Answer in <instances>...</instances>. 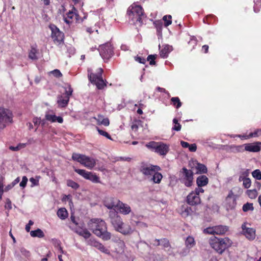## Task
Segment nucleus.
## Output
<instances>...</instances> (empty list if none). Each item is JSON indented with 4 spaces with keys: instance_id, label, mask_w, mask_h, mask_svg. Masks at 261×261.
Listing matches in <instances>:
<instances>
[{
    "instance_id": "nucleus-1",
    "label": "nucleus",
    "mask_w": 261,
    "mask_h": 261,
    "mask_svg": "<svg viewBox=\"0 0 261 261\" xmlns=\"http://www.w3.org/2000/svg\"><path fill=\"white\" fill-rule=\"evenodd\" d=\"M88 226L96 236L102 240L108 241L111 239V233L107 231L106 223L103 220L98 218L92 219Z\"/></svg>"
},
{
    "instance_id": "nucleus-2",
    "label": "nucleus",
    "mask_w": 261,
    "mask_h": 261,
    "mask_svg": "<svg viewBox=\"0 0 261 261\" xmlns=\"http://www.w3.org/2000/svg\"><path fill=\"white\" fill-rule=\"evenodd\" d=\"M109 217L111 223L117 231L124 235L130 234L133 232L131 226L129 225H125L121 217L116 212H110Z\"/></svg>"
},
{
    "instance_id": "nucleus-3",
    "label": "nucleus",
    "mask_w": 261,
    "mask_h": 261,
    "mask_svg": "<svg viewBox=\"0 0 261 261\" xmlns=\"http://www.w3.org/2000/svg\"><path fill=\"white\" fill-rule=\"evenodd\" d=\"M211 246L219 254H222L224 250L231 246L232 241L228 238H218L214 237L210 239Z\"/></svg>"
},
{
    "instance_id": "nucleus-4",
    "label": "nucleus",
    "mask_w": 261,
    "mask_h": 261,
    "mask_svg": "<svg viewBox=\"0 0 261 261\" xmlns=\"http://www.w3.org/2000/svg\"><path fill=\"white\" fill-rule=\"evenodd\" d=\"M146 146L163 156L166 155L169 150V146L161 142L151 141L146 144Z\"/></svg>"
},
{
    "instance_id": "nucleus-5",
    "label": "nucleus",
    "mask_w": 261,
    "mask_h": 261,
    "mask_svg": "<svg viewBox=\"0 0 261 261\" xmlns=\"http://www.w3.org/2000/svg\"><path fill=\"white\" fill-rule=\"evenodd\" d=\"M72 159L73 160L79 162L89 169H92L96 165L95 159L84 154L73 153L72 155Z\"/></svg>"
},
{
    "instance_id": "nucleus-6",
    "label": "nucleus",
    "mask_w": 261,
    "mask_h": 261,
    "mask_svg": "<svg viewBox=\"0 0 261 261\" xmlns=\"http://www.w3.org/2000/svg\"><path fill=\"white\" fill-rule=\"evenodd\" d=\"M142 8L135 4L132 5L127 10V14L129 18L134 21L142 22V17L143 15Z\"/></svg>"
},
{
    "instance_id": "nucleus-7",
    "label": "nucleus",
    "mask_w": 261,
    "mask_h": 261,
    "mask_svg": "<svg viewBox=\"0 0 261 261\" xmlns=\"http://www.w3.org/2000/svg\"><path fill=\"white\" fill-rule=\"evenodd\" d=\"M103 70L100 68L97 74L90 72V70H88V77L91 83L95 85L98 89H102L106 84L102 78V73Z\"/></svg>"
},
{
    "instance_id": "nucleus-8",
    "label": "nucleus",
    "mask_w": 261,
    "mask_h": 261,
    "mask_svg": "<svg viewBox=\"0 0 261 261\" xmlns=\"http://www.w3.org/2000/svg\"><path fill=\"white\" fill-rule=\"evenodd\" d=\"M12 113L6 109L0 107V129L4 128L12 122Z\"/></svg>"
},
{
    "instance_id": "nucleus-9",
    "label": "nucleus",
    "mask_w": 261,
    "mask_h": 261,
    "mask_svg": "<svg viewBox=\"0 0 261 261\" xmlns=\"http://www.w3.org/2000/svg\"><path fill=\"white\" fill-rule=\"evenodd\" d=\"M179 180L186 187H191L192 185L193 180V172L185 167L182 168L180 171Z\"/></svg>"
},
{
    "instance_id": "nucleus-10",
    "label": "nucleus",
    "mask_w": 261,
    "mask_h": 261,
    "mask_svg": "<svg viewBox=\"0 0 261 261\" xmlns=\"http://www.w3.org/2000/svg\"><path fill=\"white\" fill-rule=\"evenodd\" d=\"M160 170L161 168L158 166L146 164L144 163H141L139 169L140 171L148 178L151 177L154 172Z\"/></svg>"
},
{
    "instance_id": "nucleus-11",
    "label": "nucleus",
    "mask_w": 261,
    "mask_h": 261,
    "mask_svg": "<svg viewBox=\"0 0 261 261\" xmlns=\"http://www.w3.org/2000/svg\"><path fill=\"white\" fill-rule=\"evenodd\" d=\"M65 89V96L63 95H59L58 96L57 103L59 106L61 108H64L66 107L68 103L70 96L72 95L73 92V89L71 87V86L68 85L67 87L64 88Z\"/></svg>"
},
{
    "instance_id": "nucleus-12",
    "label": "nucleus",
    "mask_w": 261,
    "mask_h": 261,
    "mask_svg": "<svg viewBox=\"0 0 261 261\" xmlns=\"http://www.w3.org/2000/svg\"><path fill=\"white\" fill-rule=\"evenodd\" d=\"M49 27L51 31V37L54 42L56 44H60L63 41L64 34L54 24H50Z\"/></svg>"
},
{
    "instance_id": "nucleus-13",
    "label": "nucleus",
    "mask_w": 261,
    "mask_h": 261,
    "mask_svg": "<svg viewBox=\"0 0 261 261\" xmlns=\"http://www.w3.org/2000/svg\"><path fill=\"white\" fill-rule=\"evenodd\" d=\"M74 171L84 178L89 180L92 182L99 183L100 182L99 177L95 173L79 169H75Z\"/></svg>"
},
{
    "instance_id": "nucleus-14",
    "label": "nucleus",
    "mask_w": 261,
    "mask_h": 261,
    "mask_svg": "<svg viewBox=\"0 0 261 261\" xmlns=\"http://www.w3.org/2000/svg\"><path fill=\"white\" fill-rule=\"evenodd\" d=\"M99 54L103 59L108 60L113 55V48L110 43L100 45L99 48Z\"/></svg>"
},
{
    "instance_id": "nucleus-15",
    "label": "nucleus",
    "mask_w": 261,
    "mask_h": 261,
    "mask_svg": "<svg viewBox=\"0 0 261 261\" xmlns=\"http://www.w3.org/2000/svg\"><path fill=\"white\" fill-rule=\"evenodd\" d=\"M236 195L230 190L225 200V206L227 210L233 209L237 204Z\"/></svg>"
},
{
    "instance_id": "nucleus-16",
    "label": "nucleus",
    "mask_w": 261,
    "mask_h": 261,
    "mask_svg": "<svg viewBox=\"0 0 261 261\" xmlns=\"http://www.w3.org/2000/svg\"><path fill=\"white\" fill-rule=\"evenodd\" d=\"M241 227L243 233L246 238L249 240H253L255 238V230L254 229L247 227L246 223H243Z\"/></svg>"
},
{
    "instance_id": "nucleus-17",
    "label": "nucleus",
    "mask_w": 261,
    "mask_h": 261,
    "mask_svg": "<svg viewBox=\"0 0 261 261\" xmlns=\"http://www.w3.org/2000/svg\"><path fill=\"white\" fill-rule=\"evenodd\" d=\"M187 202L190 205H196L200 203L201 200L197 194L191 192L187 197Z\"/></svg>"
},
{
    "instance_id": "nucleus-18",
    "label": "nucleus",
    "mask_w": 261,
    "mask_h": 261,
    "mask_svg": "<svg viewBox=\"0 0 261 261\" xmlns=\"http://www.w3.org/2000/svg\"><path fill=\"white\" fill-rule=\"evenodd\" d=\"M45 118L47 121L51 123L58 122L62 123L63 122V119L61 116H57L52 111H47L45 115Z\"/></svg>"
},
{
    "instance_id": "nucleus-19",
    "label": "nucleus",
    "mask_w": 261,
    "mask_h": 261,
    "mask_svg": "<svg viewBox=\"0 0 261 261\" xmlns=\"http://www.w3.org/2000/svg\"><path fill=\"white\" fill-rule=\"evenodd\" d=\"M120 213L123 215H127L131 212L130 207L127 204L124 203L120 200H117V207Z\"/></svg>"
},
{
    "instance_id": "nucleus-20",
    "label": "nucleus",
    "mask_w": 261,
    "mask_h": 261,
    "mask_svg": "<svg viewBox=\"0 0 261 261\" xmlns=\"http://www.w3.org/2000/svg\"><path fill=\"white\" fill-rule=\"evenodd\" d=\"M244 146L245 150L247 151L257 152L259 151L260 150L259 142H256L253 143L245 144H244Z\"/></svg>"
},
{
    "instance_id": "nucleus-21",
    "label": "nucleus",
    "mask_w": 261,
    "mask_h": 261,
    "mask_svg": "<svg viewBox=\"0 0 261 261\" xmlns=\"http://www.w3.org/2000/svg\"><path fill=\"white\" fill-rule=\"evenodd\" d=\"M76 11L75 9L73 7L72 10L69 11L67 14L66 16H65L64 18V21L66 23L69 24L72 22V19L75 17V19L77 20V17L78 15H76L75 11Z\"/></svg>"
},
{
    "instance_id": "nucleus-22",
    "label": "nucleus",
    "mask_w": 261,
    "mask_h": 261,
    "mask_svg": "<svg viewBox=\"0 0 261 261\" xmlns=\"http://www.w3.org/2000/svg\"><path fill=\"white\" fill-rule=\"evenodd\" d=\"M74 231L85 239L89 238L91 235V233L86 228L78 227L75 229Z\"/></svg>"
},
{
    "instance_id": "nucleus-23",
    "label": "nucleus",
    "mask_w": 261,
    "mask_h": 261,
    "mask_svg": "<svg viewBox=\"0 0 261 261\" xmlns=\"http://www.w3.org/2000/svg\"><path fill=\"white\" fill-rule=\"evenodd\" d=\"M208 182V179L205 175H200L196 179V183L198 187L206 186Z\"/></svg>"
},
{
    "instance_id": "nucleus-24",
    "label": "nucleus",
    "mask_w": 261,
    "mask_h": 261,
    "mask_svg": "<svg viewBox=\"0 0 261 261\" xmlns=\"http://www.w3.org/2000/svg\"><path fill=\"white\" fill-rule=\"evenodd\" d=\"M215 234L222 235L225 234L228 230V227L224 225H218L214 226Z\"/></svg>"
},
{
    "instance_id": "nucleus-25",
    "label": "nucleus",
    "mask_w": 261,
    "mask_h": 261,
    "mask_svg": "<svg viewBox=\"0 0 261 261\" xmlns=\"http://www.w3.org/2000/svg\"><path fill=\"white\" fill-rule=\"evenodd\" d=\"M152 177H151L150 180L156 184H159L163 178L162 174L158 172V171L154 172V173L152 174Z\"/></svg>"
},
{
    "instance_id": "nucleus-26",
    "label": "nucleus",
    "mask_w": 261,
    "mask_h": 261,
    "mask_svg": "<svg viewBox=\"0 0 261 261\" xmlns=\"http://www.w3.org/2000/svg\"><path fill=\"white\" fill-rule=\"evenodd\" d=\"M171 50L172 46L169 45H165L164 48L160 51V56L163 58H166Z\"/></svg>"
},
{
    "instance_id": "nucleus-27",
    "label": "nucleus",
    "mask_w": 261,
    "mask_h": 261,
    "mask_svg": "<svg viewBox=\"0 0 261 261\" xmlns=\"http://www.w3.org/2000/svg\"><path fill=\"white\" fill-rule=\"evenodd\" d=\"M195 168L196 173H206L207 172V168L204 164L197 163Z\"/></svg>"
},
{
    "instance_id": "nucleus-28",
    "label": "nucleus",
    "mask_w": 261,
    "mask_h": 261,
    "mask_svg": "<svg viewBox=\"0 0 261 261\" xmlns=\"http://www.w3.org/2000/svg\"><path fill=\"white\" fill-rule=\"evenodd\" d=\"M142 122L140 120H134L131 124L132 130L136 133L140 126H142Z\"/></svg>"
},
{
    "instance_id": "nucleus-29",
    "label": "nucleus",
    "mask_w": 261,
    "mask_h": 261,
    "mask_svg": "<svg viewBox=\"0 0 261 261\" xmlns=\"http://www.w3.org/2000/svg\"><path fill=\"white\" fill-rule=\"evenodd\" d=\"M68 212L65 208H61L57 212L58 216L62 220L65 219L68 217Z\"/></svg>"
},
{
    "instance_id": "nucleus-30",
    "label": "nucleus",
    "mask_w": 261,
    "mask_h": 261,
    "mask_svg": "<svg viewBox=\"0 0 261 261\" xmlns=\"http://www.w3.org/2000/svg\"><path fill=\"white\" fill-rule=\"evenodd\" d=\"M117 200H115L114 199H111L110 201L111 202H108L106 201L105 203V205L108 208V209H113L114 208L117 207Z\"/></svg>"
},
{
    "instance_id": "nucleus-31",
    "label": "nucleus",
    "mask_w": 261,
    "mask_h": 261,
    "mask_svg": "<svg viewBox=\"0 0 261 261\" xmlns=\"http://www.w3.org/2000/svg\"><path fill=\"white\" fill-rule=\"evenodd\" d=\"M30 234L32 237L43 238L44 236L43 232L39 228L35 230L30 231Z\"/></svg>"
},
{
    "instance_id": "nucleus-32",
    "label": "nucleus",
    "mask_w": 261,
    "mask_h": 261,
    "mask_svg": "<svg viewBox=\"0 0 261 261\" xmlns=\"http://www.w3.org/2000/svg\"><path fill=\"white\" fill-rule=\"evenodd\" d=\"M148 247V245L144 241H140L137 244L138 249L140 252L143 253Z\"/></svg>"
},
{
    "instance_id": "nucleus-33",
    "label": "nucleus",
    "mask_w": 261,
    "mask_h": 261,
    "mask_svg": "<svg viewBox=\"0 0 261 261\" xmlns=\"http://www.w3.org/2000/svg\"><path fill=\"white\" fill-rule=\"evenodd\" d=\"M186 245L189 249L192 248L195 244L194 239L193 237L189 236L186 240Z\"/></svg>"
},
{
    "instance_id": "nucleus-34",
    "label": "nucleus",
    "mask_w": 261,
    "mask_h": 261,
    "mask_svg": "<svg viewBox=\"0 0 261 261\" xmlns=\"http://www.w3.org/2000/svg\"><path fill=\"white\" fill-rule=\"evenodd\" d=\"M157 242L160 243V245L164 248H168L170 246L169 240L166 238L160 239V241H157Z\"/></svg>"
},
{
    "instance_id": "nucleus-35",
    "label": "nucleus",
    "mask_w": 261,
    "mask_h": 261,
    "mask_svg": "<svg viewBox=\"0 0 261 261\" xmlns=\"http://www.w3.org/2000/svg\"><path fill=\"white\" fill-rule=\"evenodd\" d=\"M37 50L35 48H32L29 54V58L32 60H37Z\"/></svg>"
},
{
    "instance_id": "nucleus-36",
    "label": "nucleus",
    "mask_w": 261,
    "mask_h": 261,
    "mask_svg": "<svg viewBox=\"0 0 261 261\" xmlns=\"http://www.w3.org/2000/svg\"><path fill=\"white\" fill-rule=\"evenodd\" d=\"M173 122L174 124V125L172 128V130L177 132L180 131L181 128V125L178 122V120L176 118H174Z\"/></svg>"
},
{
    "instance_id": "nucleus-37",
    "label": "nucleus",
    "mask_w": 261,
    "mask_h": 261,
    "mask_svg": "<svg viewBox=\"0 0 261 261\" xmlns=\"http://www.w3.org/2000/svg\"><path fill=\"white\" fill-rule=\"evenodd\" d=\"M67 185L74 190H76L79 188V184L72 180H68L67 181Z\"/></svg>"
},
{
    "instance_id": "nucleus-38",
    "label": "nucleus",
    "mask_w": 261,
    "mask_h": 261,
    "mask_svg": "<svg viewBox=\"0 0 261 261\" xmlns=\"http://www.w3.org/2000/svg\"><path fill=\"white\" fill-rule=\"evenodd\" d=\"M254 209L253 204L251 203H246L243 205L242 210L244 212H246L248 211H253Z\"/></svg>"
},
{
    "instance_id": "nucleus-39",
    "label": "nucleus",
    "mask_w": 261,
    "mask_h": 261,
    "mask_svg": "<svg viewBox=\"0 0 261 261\" xmlns=\"http://www.w3.org/2000/svg\"><path fill=\"white\" fill-rule=\"evenodd\" d=\"M172 16L170 15H165L163 17V19L165 21V26L168 27L171 24Z\"/></svg>"
},
{
    "instance_id": "nucleus-40",
    "label": "nucleus",
    "mask_w": 261,
    "mask_h": 261,
    "mask_svg": "<svg viewBox=\"0 0 261 261\" xmlns=\"http://www.w3.org/2000/svg\"><path fill=\"white\" fill-rule=\"evenodd\" d=\"M100 243L99 242H97L96 241V240H95L94 239H90L88 241V244L91 246H93V247H95L96 248L98 249L99 245H100Z\"/></svg>"
},
{
    "instance_id": "nucleus-41",
    "label": "nucleus",
    "mask_w": 261,
    "mask_h": 261,
    "mask_svg": "<svg viewBox=\"0 0 261 261\" xmlns=\"http://www.w3.org/2000/svg\"><path fill=\"white\" fill-rule=\"evenodd\" d=\"M100 243L99 242H97L96 241V240H95L94 239H90L88 241V244L91 246H93V247H95L96 248L98 249L99 245H100Z\"/></svg>"
},
{
    "instance_id": "nucleus-42",
    "label": "nucleus",
    "mask_w": 261,
    "mask_h": 261,
    "mask_svg": "<svg viewBox=\"0 0 261 261\" xmlns=\"http://www.w3.org/2000/svg\"><path fill=\"white\" fill-rule=\"evenodd\" d=\"M252 176L257 180L261 179V171L259 169H256L252 172Z\"/></svg>"
},
{
    "instance_id": "nucleus-43",
    "label": "nucleus",
    "mask_w": 261,
    "mask_h": 261,
    "mask_svg": "<svg viewBox=\"0 0 261 261\" xmlns=\"http://www.w3.org/2000/svg\"><path fill=\"white\" fill-rule=\"evenodd\" d=\"M171 100L172 101V102H173V104L174 105H176V108H179V107H181V103L180 102V100L178 97H172L171 99Z\"/></svg>"
},
{
    "instance_id": "nucleus-44",
    "label": "nucleus",
    "mask_w": 261,
    "mask_h": 261,
    "mask_svg": "<svg viewBox=\"0 0 261 261\" xmlns=\"http://www.w3.org/2000/svg\"><path fill=\"white\" fill-rule=\"evenodd\" d=\"M247 193L248 196L250 198H252V199L255 198L257 195V192L256 190H247Z\"/></svg>"
},
{
    "instance_id": "nucleus-45",
    "label": "nucleus",
    "mask_w": 261,
    "mask_h": 261,
    "mask_svg": "<svg viewBox=\"0 0 261 261\" xmlns=\"http://www.w3.org/2000/svg\"><path fill=\"white\" fill-rule=\"evenodd\" d=\"M40 178V176H37L34 178L33 177H31L30 179V182L32 183V187L35 186H38L39 185V180Z\"/></svg>"
},
{
    "instance_id": "nucleus-46",
    "label": "nucleus",
    "mask_w": 261,
    "mask_h": 261,
    "mask_svg": "<svg viewBox=\"0 0 261 261\" xmlns=\"http://www.w3.org/2000/svg\"><path fill=\"white\" fill-rule=\"evenodd\" d=\"M191 208L190 207H187L184 211H182L181 212V215L182 217H187L191 214Z\"/></svg>"
},
{
    "instance_id": "nucleus-47",
    "label": "nucleus",
    "mask_w": 261,
    "mask_h": 261,
    "mask_svg": "<svg viewBox=\"0 0 261 261\" xmlns=\"http://www.w3.org/2000/svg\"><path fill=\"white\" fill-rule=\"evenodd\" d=\"M101 252L107 254H110V252L108 249H107L103 245H102L101 243L99 245L98 248L97 249Z\"/></svg>"
},
{
    "instance_id": "nucleus-48",
    "label": "nucleus",
    "mask_w": 261,
    "mask_h": 261,
    "mask_svg": "<svg viewBox=\"0 0 261 261\" xmlns=\"http://www.w3.org/2000/svg\"><path fill=\"white\" fill-rule=\"evenodd\" d=\"M156 57V55H150L147 57V60L148 61H150V62H149L150 65H154L156 64L155 62L154 61V60L155 59Z\"/></svg>"
},
{
    "instance_id": "nucleus-49",
    "label": "nucleus",
    "mask_w": 261,
    "mask_h": 261,
    "mask_svg": "<svg viewBox=\"0 0 261 261\" xmlns=\"http://www.w3.org/2000/svg\"><path fill=\"white\" fill-rule=\"evenodd\" d=\"M243 186L245 188L248 189L250 187L251 182L250 178H244L243 179Z\"/></svg>"
},
{
    "instance_id": "nucleus-50",
    "label": "nucleus",
    "mask_w": 261,
    "mask_h": 261,
    "mask_svg": "<svg viewBox=\"0 0 261 261\" xmlns=\"http://www.w3.org/2000/svg\"><path fill=\"white\" fill-rule=\"evenodd\" d=\"M25 147V144H19L17 146L14 147V146H10L9 147L10 149H11L12 151H18L21 148H24Z\"/></svg>"
},
{
    "instance_id": "nucleus-51",
    "label": "nucleus",
    "mask_w": 261,
    "mask_h": 261,
    "mask_svg": "<svg viewBox=\"0 0 261 261\" xmlns=\"http://www.w3.org/2000/svg\"><path fill=\"white\" fill-rule=\"evenodd\" d=\"M97 129L100 135L106 137L107 138L109 139H111V136L107 132L101 129H100L98 127H97Z\"/></svg>"
},
{
    "instance_id": "nucleus-52",
    "label": "nucleus",
    "mask_w": 261,
    "mask_h": 261,
    "mask_svg": "<svg viewBox=\"0 0 261 261\" xmlns=\"http://www.w3.org/2000/svg\"><path fill=\"white\" fill-rule=\"evenodd\" d=\"M50 73H51L54 76L56 77H60L62 76V74L60 72V71L58 69H55L50 72Z\"/></svg>"
},
{
    "instance_id": "nucleus-53",
    "label": "nucleus",
    "mask_w": 261,
    "mask_h": 261,
    "mask_svg": "<svg viewBox=\"0 0 261 261\" xmlns=\"http://www.w3.org/2000/svg\"><path fill=\"white\" fill-rule=\"evenodd\" d=\"M27 182H28V178L27 177V176H23L22 178V180L20 182V184H19L20 187L22 188H24V187H25Z\"/></svg>"
},
{
    "instance_id": "nucleus-54",
    "label": "nucleus",
    "mask_w": 261,
    "mask_h": 261,
    "mask_svg": "<svg viewBox=\"0 0 261 261\" xmlns=\"http://www.w3.org/2000/svg\"><path fill=\"white\" fill-rule=\"evenodd\" d=\"M204 232L208 234H215L214 227L207 228L204 230Z\"/></svg>"
},
{
    "instance_id": "nucleus-55",
    "label": "nucleus",
    "mask_w": 261,
    "mask_h": 261,
    "mask_svg": "<svg viewBox=\"0 0 261 261\" xmlns=\"http://www.w3.org/2000/svg\"><path fill=\"white\" fill-rule=\"evenodd\" d=\"M135 59L136 61L140 63L145 64L146 62V60L144 58L141 57L140 56L135 57Z\"/></svg>"
},
{
    "instance_id": "nucleus-56",
    "label": "nucleus",
    "mask_w": 261,
    "mask_h": 261,
    "mask_svg": "<svg viewBox=\"0 0 261 261\" xmlns=\"http://www.w3.org/2000/svg\"><path fill=\"white\" fill-rule=\"evenodd\" d=\"M259 132H261V129H257L254 132L250 133L248 136V138L258 137L259 136Z\"/></svg>"
},
{
    "instance_id": "nucleus-57",
    "label": "nucleus",
    "mask_w": 261,
    "mask_h": 261,
    "mask_svg": "<svg viewBox=\"0 0 261 261\" xmlns=\"http://www.w3.org/2000/svg\"><path fill=\"white\" fill-rule=\"evenodd\" d=\"M136 225L139 228H147L148 227L147 224L143 222L137 221V222H136Z\"/></svg>"
},
{
    "instance_id": "nucleus-58",
    "label": "nucleus",
    "mask_w": 261,
    "mask_h": 261,
    "mask_svg": "<svg viewBox=\"0 0 261 261\" xmlns=\"http://www.w3.org/2000/svg\"><path fill=\"white\" fill-rule=\"evenodd\" d=\"M189 149L191 152H195L197 149V146L196 144H192L191 145H189Z\"/></svg>"
},
{
    "instance_id": "nucleus-59",
    "label": "nucleus",
    "mask_w": 261,
    "mask_h": 261,
    "mask_svg": "<svg viewBox=\"0 0 261 261\" xmlns=\"http://www.w3.org/2000/svg\"><path fill=\"white\" fill-rule=\"evenodd\" d=\"M201 187H198V188H196L194 191H192L193 192H195V193L197 194V195L199 196V194L200 193H203L204 190L200 188Z\"/></svg>"
},
{
    "instance_id": "nucleus-60",
    "label": "nucleus",
    "mask_w": 261,
    "mask_h": 261,
    "mask_svg": "<svg viewBox=\"0 0 261 261\" xmlns=\"http://www.w3.org/2000/svg\"><path fill=\"white\" fill-rule=\"evenodd\" d=\"M34 224L32 220L29 221V223L25 226V230L27 232H30L31 229V226Z\"/></svg>"
},
{
    "instance_id": "nucleus-61",
    "label": "nucleus",
    "mask_w": 261,
    "mask_h": 261,
    "mask_svg": "<svg viewBox=\"0 0 261 261\" xmlns=\"http://www.w3.org/2000/svg\"><path fill=\"white\" fill-rule=\"evenodd\" d=\"M110 122L108 118H103L100 123V124H103L105 126H108Z\"/></svg>"
},
{
    "instance_id": "nucleus-62",
    "label": "nucleus",
    "mask_w": 261,
    "mask_h": 261,
    "mask_svg": "<svg viewBox=\"0 0 261 261\" xmlns=\"http://www.w3.org/2000/svg\"><path fill=\"white\" fill-rule=\"evenodd\" d=\"M33 122L35 125L40 124L41 122V119L40 118L35 117L33 119Z\"/></svg>"
},
{
    "instance_id": "nucleus-63",
    "label": "nucleus",
    "mask_w": 261,
    "mask_h": 261,
    "mask_svg": "<svg viewBox=\"0 0 261 261\" xmlns=\"http://www.w3.org/2000/svg\"><path fill=\"white\" fill-rule=\"evenodd\" d=\"M5 207L9 210H11L12 208L11 202L9 199L7 200Z\"/></svg>"
},
{
    "instance_id": "nucleus-64",
    "label": "nucleus",
    "mask_w": 261,
    "mask_h": 261,
    "mask_svg": "<svg viewBox=\"0 0 261 261\" xmlns=\"http://www.w3.org/2000/svg\"><path fill=\"white\" fill-rule=\"evenodd\" d=\"M103 118V116L101 115H98L97 118L94 117V119L96 120L98 124H100L101 120Z\"/></svg>"
}]
</instances>
